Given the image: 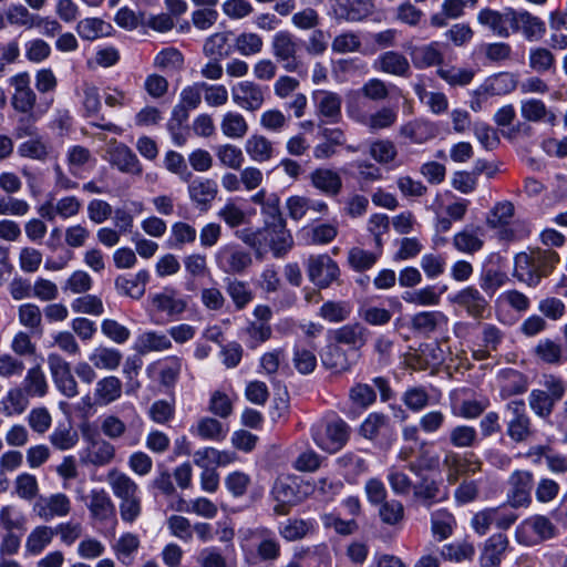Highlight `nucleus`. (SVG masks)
Instances as JSON below:
<instances>
[{"label":"nucleus","instance_id":"obj_16","mask_svg":"<svg viewBox=\"0 0 567 567\" xmlns=\"http://www.w3.org/2000/svg\"><path fill=\"white\" fill-rule=\"evenodd\" d=\"M71 509V499L64 493L41 496L33 506V512L44 522H50L55 517H66Z\"/></svg>","mask_w":567,"mask_h":567},{"label":"nucleus","instance_id":"obj_27","mask_svg":"<svg viewBox=\"0 0 567 567\" xmlns=\"http://www.w3.org/2000/svg\"><path fill=\"white\" fill-rule=\"evenodd\" d=\"M484 230L480 226L468 225L453 237L454 248L463 254L474 255L484 246Z\"/></svg>","mask_w":567,"mask_h":567},{"label":"nucleus","instance_id":"obj_9","mask_svg":"<svg viewBox=\"0 0 567 567\" xmlns=\"http://www.w3.org/2000/svg\"><path fill=\"white\" fill-rule=\"evenodd\" d=\"M307 274L315 286L326 289L338 280L340 269L329 255H312L307 260Z\"/></svg>","mask_w":567,"mask_h":567},{"label":"nucleus","instance_id":"obj_15","mask_svg":"<svg viewBox=\"0 0 567 567\" xmlns=\"http://www.w3.org/2000/svg\"><path fill=\"white\" fill-rule=\"evenodd\" d=\"M259 236L270 247L276 257L285 255L293 244L292 236L286 227V220L266 221Z\"/></svg>","mask_w":567,"mask_h":567},{"label":"nucleus","instance_id":"obj_3","mask_svg":"<svg viewBox=\"0 0 567 567\" xmlns=\"http://www.w3.org/2000/svg\"><path fill=\"white\" fill-rule=\"evenodd\" d=\"M557 535V527L544 515H533L520 522L515 529V540L523 546L533 547Z\"/></svg>","mask_w":567,"mask_h":567},{"label":"nucleus","instance_id":"obj_55","mask_svg":"<svg viewBox=\"0 0 567 567\" xmlns=\"http://www.w3.org/2000/svg\"><path fill=\"white\" fill-rule=\"evenodd\" d=\"M111 25L99 18H85L78 22L76 33L81 39L94 41L109 33Z\"/></svg>","mask_w":567,"mask_h":567},{"label":"nucleus","instance_id":"obj_5","mask_svg":"<svg viewBox=\"0 0 567 567\" xmlns=\"http://www.w3.org/2000/svg\"><path fill=\"white\" fill-rule=\"evenodd\" d=\"M515 207L511 202H499L489 212L486 223L489 228L497 229V236L502 240H517L528 231L520 229L519 224L512 223Z\"/></svg>","mask_w":567,"mask_h":567},{"label":"nucleus","instance_id":"obj_18","mask_svg":"<svg viewBox=\"0 0 567 567\" xmlns=\"http://www.w3.org/2000/svg\"><path fill=\"white\" fill-rule=\"evenodd\" d=\"M188 183L187 193L189 200L199 212L210 209L218 195L217 182L212 178L197 177Z\"/></svg>","mask_w":567,"mask_h":567},{"label":"nucleus","instance_id":"obj_17","mask_svg":"<svg viewBox=\"0 0 567 567\" xmlns=\"http://www.w3.org/2000/svg\"><path fill=\"white\" fill-rule=\"evenodd\" d=\"M419 480L413 486V496L426 508L434 504L444 502L449 497V489L443 487L441 480H435L429 475L417 476Z\"/></svg>","mask_w":567,"mask_h":567},{"label":"nucleus","instance_id":"obj_62","mask_svg":"<svg viewBox=\"0 0 567 567\" xmlns=\"http://www.w3.org/2000/svg\"><path fill=\"white\" fill-rule=\"evenodd\" d=\"M382 250L368 251L359 247H353L348 252V262L357 271H365L374 266L381 256Z\"/></svg>","mask_w":567,"mask_h":567},{"label":"nucleus","instance_id":"obj_47","mask_svg":"<svg viewBox=\"0 0 567 567\" xmlns=\"http://www.w3.org/2000/svg\"><path fill=\"white\" fill-rule=\"evenodd\" d=\"M190 433L203 440L219 442L226 437L228 427L214 417L205 416L190 427Z\"/></svg>","mask_w":567,"mask_h":567},{"label":"nucleus","instance_id":"obj_35","mask_svg":"<svg viewBox=\"0 0 567 567\" xmlns=\"http://www.w3.org/2000/svg\"><path fill=\"white\" fill-rule=\"evenodd\" d=\"M371 0H336V14L338 18L357 22L363 20L372 11Z\"/></svg>","mask_w":567,"mask_h":567},{"label":"nucleus","instance_id":"obj_23","mask_svg":"<svg viewBox=\"0 0 567 567\" xmlns=\"http://www.w3.org/2000/svg\"><path fill=\"white\" fill-rule=\"evenodd\" d=\"M399 134L410 143L420 145L433 140L437 134V127L427 120L415 118L401 125Z\"/></svg>","mask_w":567,"mask_h":567},{"label":"nucleus","instance_id":"obj_49","mask_svg":"<svg viewBox=\"0 0 567 567\" xmlns=\"http://www.w3.org/2000/svg\"><path fill=\"white\" fill-rule=\"evenodd\" d=\"M21 389L29 398H42L48 393V382L42 368H30L21 383Z\"/></svg>","mask_w":567,"mask_h":567},{"label":"nucleus","instance_id":"obj_39","mask_svg":"<svg viewBox=\"0 0 567 567\" xmlns=\"http://www.w3.org/2000/svg\"><path fill=\"white\" fill-rule=\"evenodd\" d=\"M110 155L111 163L115 165L121 172L137 176L142 174L143 168L137 156L126 145H115L111 150Z\"/></svg>","mask_w":567,"mask_h":567},{"label":"nucleus","instance_id":"obj_19","mask_svg":"<svg viewBox=\"0 0 567 567\" xmlns=\"http://www.w3.org/2000/svg\"><path fill=\"white\" fill-rule=\"evenodd\" d=\"M10 85L14 89L11 97L12 107L23 114L31 113L37 103V95L30 86V75L27 72L19 73L10 79Z\"/></svg>","mask_w":567,"mask_h":567},{"label":"nucleus","instance_id":"obj_48","mask_svg":"<svg viewBox=\"0 0 567 567\" xmlns=\"http://www.w3.org/2000/svg\"><path fill=\"white\" fill-rule=\"evenodd\" d=\"M245 151L251 161L265 163L274 156V144L264 135L254 134L245 143Z\"/></svg>","mask_w":567,"mask_h":567},{"label":"nucleus","instance_id":"obj_13","mask_svg":"<svg viewBox=\"0 0 567 567\" xmlns=\"http://www.w3.org/2000/svg\"><path fill=\"white\" fill-rule=\"evenodd\" d=\"M443 466L446 470V481L455 484L461 475L475 474L482 470V462L473 453L460 455L449 451L443 458Z\"/></svg>","mask_w":567,"mask_h":567},{"label":"nucleus","instance_id":"obj_34","mask_svg":"<svg viewBox=\"0 0 567 567\" xmlns=\"http://www.w3.org/2000/svg\"><path fill=\"white\" fill-rule=\"evenodd\" d=\"M533 352L537 360L549 365H561L567 362V351L563 344L549 338L539 340Z\"/></svg>","mask_w":567,"mask_h":567},{"label":"nucleus","instance_id":"obj_33","mask_svg":"<svg viewBox=\"0 0 567 567\" xmlns=\"http://www.w3.org/2000/svg\"><path fill=\"white\" fill-rule=\"evenodd\" d=\"M153 307L169 317L179 316L187 307L185 299L181 298L175 289L165 288L151 298Z\"/></svg>","mask_w":567,"mask_h":567},{"label":"nucleus","instance_id":"obj_12","mask_svg":"<svg viewBox=\"0 0 567 567\" xmlns=\"http://www.w3.org/2000/svg\"><path fill=\"white\" fill-rule=\"evenodd\" d=\"M533 473L525 470L514 471L507 481V501L515 507H527L532 503Z\"/></svg>","mask_w":567,"mask_h":567},{"label":"nucleus","instance_id":"obj_64","mask_svg":"<svg viewBox=\"0 0 567 567\" xmlns=\"http://www.w3.org/2000/svg\"><path fill=\"white\" fill-rule=\"evenodd\" d=\"M50 146L42 138H30L18 146V154L21 157L45 162L50 156Z\"/></svg>","mask_w":567,"mask_h":567},{"label":"nucleus","instance_id":"obj_51","mask_svg":"<svg viewBox=\"0 0 567 567\" xmlns=\"http://www.w3.org/2000/svg\"><path fill=\"white\" fill-rule=\"evenodd\" d=\"M220 130L226 137L240 140L248 133L249 126L243 114L228 111L221 117Z\"/></svg>","mask_w":567,"mask_h":567},{"label":"nucleus","instance_id":"obj_20","mask_svg":"<svg viewBox=\"0 0 567 567\" xmlns=\"http://www.w3.org/2000/svg\"><path fill=\"white\" fill-rule=\"evenodd\" d=\"M451 300L453 303L464 309L473 319L485 318V312L488 310L489 306L488 300L474 286H467L461 289Z\"/></svg>","mask_w":567,"mask_h":567},{"label":"nucleus","instance_id":"obj_1","mask_svg":"<svg viewBox=\"0 0 567 567\" xmlns=\"http://www.w3.org/2000/svg\"><path fill=\"white\" fill-rule=\"evenodd\" d=\"M559 261V255L551 249H532L515 257L514 276L529 287L539 285L549 276Z\"/></svg>","mask_w":567,"mask_h":567},{"label":"nucleus","instance_id":"obj_36","mask_svg":"<svg viewBox=\"0 0 567 567\" xmlns=\"http://www.w3.org/2000/svg\"><path fill=\"white\" fill-rule=\"evenodd\" d=\"M410 55L416 69L440 65L443 62L442 44L434 41L429 44L415 47L411 50Z\"/></svg>","mask_w":567,"mask_h":567},{"label":"nucleus","instance_id":"obj_41","mask_svg":"<svg viewBox=\"0 0 567 567\" xmlns=\"http://www.w3.org/2000/svg\"><path fill=\"white\" fill-rule=\"evenodd\" d=\"M443 292L444 289H437L435 286H425L420 289L404 291L402 299L415 307H436L441 303Z\"/></svg>","mask_w":567,"mask_h":567},{"label":"nucleus","instance_id":"obj_59","mask_svg":"<svg viewBox=\"0 0 567 567\" xmlns=\"http://www.w3.org/2000/svg\"><path fill=\"white\" fill-rule=\"evenodd\" d=\"M369 154L377 163L388 165L398 157V148L391 140H375L370 144Z\"/></svg>","mask_w":567,"mask_h":567},{"label":"nucleus","instance_id":"obj_56","mask_svg":"<svg viewBox=\"0 0 567 567\" xmlns=\"http://www.w3.org/2000/svg\"><path fill=\"white\" fill-rule=\"evenodd\" d=\"M27 519L13 505L0 509V532L24 533Z\"/></svg>","mask_w":567,"mask_h":567},{"label":"nucleus","instance_id":"obj_61","mask_svg":"<svg viewBox=\"0 0 567 567\" xmlns=\"http://www.w3.org/2000/svg\"><path fill=\"white\" fill-rule=\"evenodd\" d=\"M203 52L208 58L224 59L230 54L228 33L217 32L208 37L204 43Z\"/></svg>","mask_w":567,"mask_h":567},{"label":"nucleus","instance_id":"obj_40","mask_svg":"<svg viewBox=\"0 0 567 567\" xmlns=\"http://www.w3.org/2000/svg\"><path fill=\"white\" fill-rule=\"evenodd\" d=\"M447 317L439 310L421 311L411 318V327L422 334H430L447 324Z\"/></svg>","mask_w":567,"mask_h":567},{"label":"nucleus","instance_id":"obj_60","mask_svg":"<svg viewBox=\"0 0 567 567\" xmlns=\"http://www.w3.org/2000/svg\"><path fill=\"white\" fill-rule=\"evenodd\" d=\"M351 306L347 301H327L318 312V316L329 322L338 323L347 320L351 315Z\"/></svg>","mask_w":567,"mask_h":567},{"label":"nucleus","instance_id":"obj_28","mask_svg":"<svg viewBox=\"0 0 567 567\" xmlns=\"http://www.w3.org/2000/svg\"><path fill=\"white\" fill-rule=\"evenodd\" d=\"M148 281L150 272L143 269L135 275L118 276L115 279V288L120 295L138 300L144 296Z\"/></svg>","mask_w":567,"mask_h":567},{"label":"nucleus","instance_id":"obj_4","mask_svg":"<svg viewBox=\"0 0 567 567\" xmlns=\"http://www.w3.org/2000/svg\"><path fill=\"white\" fill-rule=\"evenodd\" d=\"M506 434L515 443H525L535 435V429L523 400H513L505 405Z\"/></svg>","mask_w":567,"mask_h":567},{"label":"nucleus","instance_id":"obj_53","mask_svg":"<svg viewBox=\"0 0 567 567\" xmlns=\"http://www.w3.org/2000/svg\"><path fill=\"white\" fill-rule=\"evenodd\" d=\"M27 393L21 388H13L0 401V412L6 416L21 414L29 405Z\"/></svg>","mask_w":567,"mask_h":567},{"label":"nucleus","instance_id":"obj_46","mask_svg":"<svg viewBox=\"0 0 567 567\" xmlns=\"http://www.w3.org/2000/svg\"><path fill=\"white\" fill-rule=\"evenodd\" d=\"M315 530L311 519L288 518L278 526L279 535L287 542H296L305 538Z\"/></svg>","mask_w":567,"mask_h":567},{"label":"nucleus","instance_id":"obj_43","mask_svg":"<svg viewBox=\"0 0 567 567\" xmlns=\"http://www.w3.org/2000/svg\"><path fill=\"white\" fill-rule=\"evenodd\" d=\"M55 530L48 525L34 527L28 535L24 544L25 553L30 556L40 555L53 540Z\"/></svg>","mask_w":567,"mask_h":567},{"label":"nucleus","instance_id":"obj_57","mask_svg":"<svg viewBox=\"0 0 567 567\" xmlns=\"http://www.w3.org/2000/svg\"><path fill=\"white\" fill-rule=\"evenodd\" d=\"M140 548V539L133 533H125L121 535L117 542L113 545V550L116 558L124 565H131L133 555Z\"/></svg>","mask_w":567,"mask_h":567},{"label":"nucleus","instance_id":"obj_22","mask_svg":"<svg viewBox=\"0 0 567 567\" xmlns=\"http://www.w3.org/2000/svg\"><path fill=\"white\" fill-rule=\"evenodd\" d=\"M105 480L113 495L120 502L141 494L138 484L128 474L116 467L107 471Z\"/></svg>","mask_w":567,"mask_h":567},{"label":"nucleus","instance_id":"obj_11","mask_svg":"<svg viewBox=\"0 0 567 567\" xmlns=\"http://www.w3.org/2000/svg\"><path fill=\"white\" fill-rule=\"evenodd\" d=\"M48 364L56 389L71 399L79 394V386L71 372L70 363L58 353L48 355Z\"/></svg>","mask_w":567,"mask_h":567},{"label":"nucleus","instance_id":"obj_30","mask_svg":"<svg viewBox=\"0 0 567 567\" xmlns=\"http://www.w3.org/2000/svg\"><path fill=\"white\" fill-rule=\"evenodd\" d=\"M514 18L513 32L522 31L528 41L540 40L546 33L545 22L527 11L514 10Z\"/></svg>","mask_w":567,"mask_h":567},{"label":"nucleus","instance_id":"obj_32","mask_svg":"<svg viewBox=\"0 0 567 567\" xmlns=\"http://www.w3.org/2000/svg\"><path fill=\"white\" fill-rule=\"evenodd\" d=\"M359 433L370 441L386 436L392 433L391 420L384 413L372 412L361 423Z\"/></svg>","mask_w":567,"mask_h":567},{"label":"nucleus","instance_id":"obj_37","mask_svg":"<svg viewBox=\"0 0 567 567\" xmlns=\"http://www.w3.org/2000/svg\"><path fill=\"white\" fill-rule=\"evenodd\" d=\"M171 339L163 332L148 330L137 336L134 349L140 354L165 351L172 348Z\"/></svg>","mask_w":567,"mask_h":567},{"label":"nucleus","instance_id":"obj_10","mask_svg":"<svg viewBox=\"0 0 567 567\" xmlns=\"http://www.w3.org/2000/svg\"><path fill=\"white\" fill-rule=\"evenodd\" d=\"M233 102L248 112H256L266 101V87L251 80H244L230 87Z\"/></svg>","mask_w":567,"mask_h":567},{"label":"nucleus","instance_id":"obj_38","mask_svg":"<svg viewBox=\"0 0 567 567\" xmlns=\"http://www.w3.org/2000/svg\"><path fill=\"white\" fill-rule=\"evenodd\" d=\"M311 185L328 196H337L342 189L340 175L329 168H317L310 174Z\"/></svg>","mask_w":567,"mask_h":567},{"label":"nucleus","instance_id":"obj_7","mask_svg":"<svg viewBox=\"0 0 567 567\" xmlns=\"http://www.w3.org/2000/svg\"><path fill=\"white\" fill-rule=\"evenodd\" d=\"M217 268L226 275L244 274L252 264L251 255L237 244H226L214 255Z\"/></svg>","mask_w":567,"mask_h":567},{"label":"nucleus","instance_id":"obj_29","mask_svg":"<svg viewBox=\"0 0 567 567\" xmlns=\"http://www.w3.org/2000/svg\"><path fill=\"white\" fill-rule=\"evenodd\" d=\"M122 381L114 375H107L100 379L93 390V404L96 406H106L122 395Z\"/></svg>","mask_w":567,"mask_h":567},{"label":"nucleus","instance_id":"obj_44","mask_svg":"<svg viewBox=\"0 0 567 567\" xmlns=\"http://www.w3.org/2000/svg\"><path fill=\"white\" fill-rule=\"evenodd\" d=\"M516 86L514 75L508 72H502L487 78L480 86V95H503L512 92Z\"/></svg>","mask_w":567,"mask_h":567},{"label":"nucleus","instance_id":"obj_6","mask_svg":"<svg viewBox=\"0 0 567 567\" xmlns=\"http://www.w3.org/2000/svg\"><path fill=\"white\" fill-rule=\"evenodd\" d=\"M270 45L274 58L285 71L297 72L301 69L302 62L298 55V41L291 32L287 30L276 32Z\"/></svg>","mask_w":567,"mask_h":567},{"label":"nucleus","instance_id":"obj_63","mask_svg":"<svg viewBox=\"0 0 567 567\" xmlns=\"http://www.w3.org/2000/svg\"><path fill=\"white\" fill-rule=\"evenodd\" d=\"M93 286V279L85 270L73 271L63 282L62 290L65 293L84 295Z\"/></svg>","mask_w":567,"mask_h":567},{"label":"nucleus","instance_id":"obj_58","mask_svg":"<svg viewBox=\"0 0 567 567\" xmlns=\"http://www.w3.org/2000/svg\"><path fill=\"white\" fill-rule=\"evenodd\" d=\"M16 495L23 501H33L39 495V483L35 475L23 472L17 475L13 481Z\"/></svg>","mask_w":567,"mask_h":567},{"label":"nucleus","instance_id":"obj_24","mask_svg":"<svg viewBox=\"0 0 567 567\" xmlns=\"http://www.w3.org/2000/svg\"><path fill=\"white\" fill-rule=\"evenodd\" d=\"M116 455L115 446L101 437H92L82 461L96 467L111 464Z\"/></svg>","mask_w":567,"mask_h":567},{"label":"nucleus","instance_id":"obj_25","mask_svg":"<svg viewBox=\"0 0 567 567\" xmlns=\"http://www.w3.org/2000/svg\"><path fill=\"white\" fill-rule=\"evenodd\" d=\"M374 70L394 76L408 78L411 74L410 62L405 55L396 51H386L380 54L374 63Z\"/></svg>","mask_w":567,"mask_h":567},{"label":"nucleus","instance_id":"obj_21","mask_svg":"<svg viewBox=\"0 0 567 567\" xmlns=\"http://www.w3.org/2000/svg\"><path fill=\"white\" fill-rule=\"evenodd\" d=\"M514 10L511 8L503 11L485 8L478 12V22L488 28L494 34L508 38L513 32Z\"/></svg>","mask_w":567,"mask_h":567},{"label":"nucleus","instance_id":"obj_42","mask_svg":"<svg viewBox=\"0 0 567 567\" xmlns=\"http://www.w3.org/2000/svg\"><path fill=\"white\" fill-rule=\"evenodd\" d=\"M398 121V110L391 106H381L361 121L371 133L391 128Z\"/></svg>","mask_w":567,"mask_h":567},{"label":"nucleus","instance_id":"obj_14","mask_svg":"<svg viewBox=\"0 0 567 567\" xmlns=\"http://www.w3.org/2000/svg\"><path fill=\"white\" fill-rule=\"evenodd\" d=\"M316 114L327 124H337L342 117V97L339 93L317 90L312 94Z\"/></svg>","mask_w":567,"mask_h":567},{"label":"nucleus","instance_id":"obj_8","mask_svg":"<svg viewBox=\"0 0 567 567\" xmlns=\"http://www.w3.org/2000/svg\"><path fill=\"white\" fill-rule=\"evenodd\" d=\"M245 539L260 561L274 563L280 557L281 545L272 529L265 526L248 529Z\"/></svg>","mask_w":567,"mask_h":567},{"label":"nucleus","instance_id":"obj_26","mask_svg":"<svg viewBox=\"0 0 567 567\" xmlns=\"http://www.w3.org/2000/svg\"><path fill=\"white\" fill-rule=\"evenodd\" d=\"M508 544L504 534H494L487 538L480 555L481 567H499Z\"/></svg>","mask_w":567,"mask_h":567},{"label":"nucleus","instance_id":"obj_45","mask_svg":"<svg viewBox=\"0 0 567 567\" xmlns=\"http://www.w3.org/2000/svg\"><path fill=\"white\" fill-rule=\"evenodd\" d=\"M440 457L426 447L425 442L419 444L416 456L406 464V468L415 476L424 475V472L435 471L439 467Z\"/></svg>","mask_w":567,"mask_h":567},{"label":"nucleus","instance_id":"obj_2","mask_svg":"<svg viewBox=\"0 0 567 567\" xmlns=\"http://www.w3.org/2000/svg\"><path fill=\"white\" fill-rule=\"evenodd\" d=\"M311 436L318 447L328 453H337L350 437V426L340 417L319 421L311 427Z\"/></svg>","mask_w":567,"mask_h":567},{"label":"nucleus","instance_id":"obj_54","mask_svg":"<svg viewBox=\"0 0 567 567\" xmlns=\"http://www.w3.org/2000/svg\"><path fill=\"white\" fill-rule=\"evenodd\" d=\"M226 292L230 297L237 310L245 309L254 299V292L245 281L226 278Z\"/></svg>","mask_w":567,"mask_h":567},{"label":"nucleus","instance_id":"obj_52","mask_svg":"<svg viewBox=\"0 0 567 567\" xmlns=\"http://www.w3.org/2000/svg\"><path fill=\"white\" fill-rule=\"evenodd\" d=\"M122 357L120 350L100 346L90 353L89 360L96 369L113 371L120 367Z\"/></svg>","mask_w":567,"mask_h":567},{"label":"nucleus","instance_id":"obj_31","mask_svg":"<svg viewBox=\"0 0 567 567\" xmlns=\"http://www.w3.org/2000/svg\"><path fill=\"white\" fill-rule=\"evenodd\" d=\"M87 508L91 517L99 522H106L115 515V505L103 488H93L90 492Z\"/></svg>","mask_w":567,"mask_h":567},{"label":"nucleus","instance_id":"obj_50","mask_svg":"<svg viewBox=\"0 0 567 567\" xmlns=\"http://www.w3.org/2000/svg\"><path fill=\"white\" fill-rule=\"evenodd\" d=\"M368 329L361 323H349L334 331L333 338L337 342L353 348H361L367 342Z\"/></svg>","mask_w":567,"mask_h":567}]
</instances>
